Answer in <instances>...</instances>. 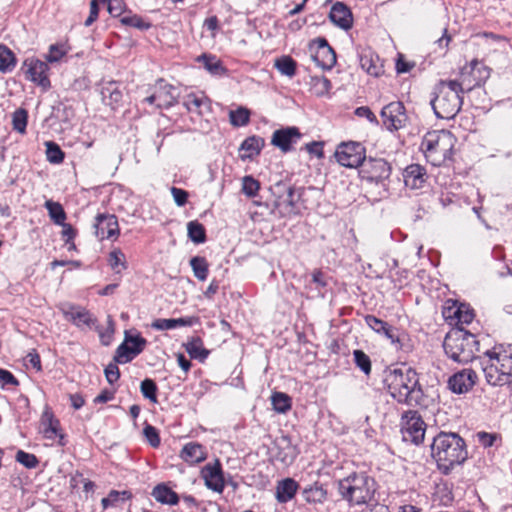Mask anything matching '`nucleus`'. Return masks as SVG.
<instances>
[{
    "label": "nucleus",
    "mask_w": 512,
    "mask_h": 512,
    "mask_svg": "<svg viewBox=\"0 0 512 512\" xmlns=\"http://www.w3.org/2000/svg\"><path fill=\"white\" fill-rule=\"evenodd\" d=\"M383 123L390 131H396L403 128L407 122L405 107L402 102L395 101L387 104L381 110Z\"/></svg>",
    "instance_id": "2eb2a0df"
},
{
    "label": "nucleus",
    "mask_w": 512,
    "mask_h": 512,
    "mask_svg": "<svg viewBox=\"0 0 512 512\" xmlns=\"http://www.w3.org/2000/svg\"><path fill=\"white\" fill-rule=\"evenodd\" d=\"M140 391L142 395L153 403H157V385L154 380L150 378L144 379L140 384Z\"/></svg>",
    "instance_id": "a18cd8bd"
},
{
    "label": "nucleus",
    "mask_w": 512,
    "mask_h": 512,
    "mask_svg": "<svg viewBox=\"0 0 512 512\" xmlns=\"http://www.w3.org/2000/svg\"><path fill=\"white\" fill-rule=\"evenodd\" d=\"M193 324L192 318H170V319H156L152 322L151 327L156 330H170L180 326H191Z\"/></svg>",
    "instance_id": "7c9ffc66"
},
{
    "label": "nucleus",
    "mask_w": 512,
    "mask_h": 512,
    "mask_svg": "<svg viewBox=\"0 0 512 512\" xmlns=\"http://www.w3.org/2000/svg\"><path fill=\"white\" fill-rule=\"evenodd\" d=\"M477 335L463 327L452 328L445 336L443 348L446 355L454 362L466 364L476 358L478 351Z\"/></svg>",
    "instance_id": "20e7f679"
},
{
    "label": "nucleus",
    "mask_w": 512,
    "mask_h": 512,
    "mask_svg": "<svg viewBox=\"0 0 512 512\" xmlns=\"http://www.w3.org/2000/svg\"><path fill=\"white\" fill-rule=\"evenodd\" d=\"M312 59L324 70L332 69L336 64V53L328 44L325 38L319 37L312 41L310 45Z\"/></svg>",
    "instance_id": "4468645a"
},
{
    "label": "nucleus",
    "mask_w": 512,
    "mask_h": 512,
    "mask_svg": "<svg viewBox=\"0 0 512 512\" xmlns=\"http://www.w3.org/2000/svg\"><path fill=\"white\" fill-rule=\"evenodd\" d=\"M299 488V484L293 478H285L276 485V499L279 503H287L292 500Z\"/></svg>",
    "instance_id": "5701e85b"
},
{
    "label": "nucleus",
    "mask_w": 512,
    "mask_h": 512,
    "mask_svg": "<svg viewBox=\"0 0 512 512\" xmlns=\"http://www.w3.org/2000/svg\"><path fill=\"white\" fill-rule=\"evenodd\" d=\"M60 226L63 227L62 238L64 239V241L66 243H71V246L69 247V249H74L75 245L73 243V239L76 236V230L72 227V225L65 223V222H64V224H61Z\"/></svg>",
    "instance_id": "052dcab7"
},
{
    "label": "nucleus",
    "mask_w": 512,
    "mask_h": 512,
    "mask_svg": "<svg viewBox=\"0 0 512 512\" xmlns=\"http://www.w3.org/2000/svg\"><path fill=\"white\" fill-rule=\"evenodd\" d=\"M482 370L485 374L486 381L490 385L496 386L504 382L502 376L499 375V373L495 372L494 362H491V364L488 367L483 368Z\"/></svg>",
    "instance_id": "3c124183"
},
{
    "label": "nucleus",
    "mask_w": 512,
    "mask_h": 512,
    "mask_svg": "<svg viewBox=\"0 0 512 512\" xmlns=\"http://www.w3.org/2000/svg\"><path fill=\"white\" fill-rule=\"evenodd\" d=\"M364 320L367 326L378 334L381 333V330L384 329L385 324L387 323L374 315H366Z\"/></svg>",
    "instance_id": "13d9d810"
},
{
    "label": "nucleus",
    "mask_w": 512,
    "mask_h": 512,
    "mask_svg": "<svg viewBox=\"0 0 512 512\" xmlns=\"http://www.w3.org/2000/svg\"><path fill=\"white\" fill-rule=\"evenodd\" d=\"M230 123L235 127L245 126L250 121V111L245 107H238L229 112Z\"/></svg>",
    "instance_id": "58836bf2"
},
{
    "label": "nucleus",
    "mask_w": 512,
    "mask_h": 512,
    "mask_svg": "<svg viewBox=\"0 0 512 512\" xmlns=\"http://www.w3.org/2000/svg\"><path fill=\"white\" fill-rule=\"evenodd\" d=\"M391 165L383 158H366L361 163L358 174L362 180L368 183H382L391 175Z\"/></svg>",
    "instance_id": "6e6552de"
},
{
    "label": "nucleus",
    "mask_w": 512,
    "mask_h": 512,
    "mask_svg": "<svg viewBox=\"0 0 512 512\" xmlns=\"http://www.w3.org/2000/svg\"><path fill=\"white\" fill-rule=\"evenodd\" d=\"M495 372L502 376V379L508 381L512 377V357L507 360H501V362L494 361Z\"/></svg>",
    "instance_id": "8fccbe9b"
},
{
    "label": "nucleus",
    "mask_w": 512,
    "mask_h": 512,
    "mask_svg": "<svg viewBox=\"0 0 512 512\" xmlns=\"http://www.w3.org/2000/svg\"><path fill=\"white\" fill-rule=\"evenodd\" d=\"M397 332L398 330L396 328L386 323L384 329L381 330L380 334L384 335L387 339H389L392 344H398L399 347L402 348L403 337H400Z\"/></svg>",
    "instance_id": "603ef678"
},
{
    "label": "nucleus",
    "mask_w": 512,
    "mask_h": 512,
    "mask_svg": "<svg viewBox=\"0 0 512 512\" xmlns=\"http://www.w3.org/2000/svg\"><path fill=\"white\" fill-rule=\"evenodd\" d=\"M187 231L189 239L195 244H202L206 241L205 227L197 220L188 222Z\"/></svg>",
    "instance_id": "f704fd0d"
},
{
    "label": "nucleus",
    "mask_w": 512,
    "mask_h": 512,
    "mask_svg": "<svg viewBox=\"0 0 512 512\" xmlns=\"http://www.w3.org/2000/svg\"><path fill=\"white\" fill-rule=\"evenodd\" d=\"M117 364L118 363L114 361L113 363H109L104 369V374L109 384H114L120 378V370Z\"/></svg>",
    "instance_id": "4d7b16f0"
},
{
    "label": "nucleus",
    "mask_w": 512,
    "mask_h": 512,
    "mask_svg": "<svg viewBox=\"0 0 512 512\" xmlns=\"http://www.w3.org/2000/svg\"><path fill=\"white\" fill-rule=\"evenodd\" d=\"M25 69V76L28 80L41 86L43 89L50 88V80L47 76L48 65L46 62L37 58H27L23 63Z\"/></svg>",
    "instance_id": "dca6fc26"
},
{
    "label": "nucleus",
    "mask_w": 512,
    "mask_h": 512,
    "mask_svg": "<svg viewBox=\"0 0 512 512\" xmlns=\"http://www.w3.org/2000/svg\"><path fill=\"white\" fill-rule=\"evenodd\" d=\"M485 356L489 358L490 362H501V360H507L512 357V351L510 345L498 344L495 345L491 350H487Z\"/></svg>",
    "instance_id": "e433bc0d"
},
{
    "label": "nucleus",
    "mask_w": 512,
    "mask_h": 512,
    "mask_svg": "<svg viewBox=\"0 0 512 512\" xmlns=\"http://www.w3.org/2000/svg\"><path fill=\"white\" fill-rule=\"evenodd\" d=\"M65 316L77 327H90L92 324H94V319L92 318L89 311L83 308H71L69 311L65 312Z\"/></svg>",
    "instance_id": "bb28decb"
},
{
    "label": "nucleus",
    "mask_w": 512,
    "mask_h": 512,
    "mask_svg": "<svg viewBox=\"0 0 512 512\" xmlns=\"http://www.w3.org/2000/svg\"><path fill=\"white\" fill-rule=\"evenodd\" d=\"M478 376L473 370H463L454 374L448 381L452 392L462 394L468 392L475 384Z\"/></svg>",
    "instance_id": "aec40b11"
},
{
    "label": "nucleus",
    "mask_w": 512,
    "mask_h": 512,
    "mask_svg": "<svg viewBox=\"0 0 512 512\" xmlns=\"http://www.w3.org/2000/svg\"><path fill=\"white\" fill-rule=\"evenodd\" d=\"M338 492L350 505L368 503L376 491V482L366 473H352L338 481Z\"/></svg>",
    "instance_id": "39448f33"
},
{
    "label": "nucleus",
    "mask_w": 512,
    "mask_h": 512,
    "mask_svg": "<svg viewBox=\"0 0 512 512\" xmlns=\"http://www.w3.org/2000/svg\"><path fill=\"white\" fill-rule=\"evenodd\" d=\"M186 352L193 359L203 362L209 355V351L203 347V341L200 337H192L184 344Z\"/></svg>",
    "instance_id": "c85d7f7f"
},
{
    "label": "nucleus",
    "mask_w": 512,
    "mask_h": 512,
    "mask_svg": "<svg viewBox=\"0 0 512 512\" xmlns=\"http://www.w3.org/2000/svg\"><path fill=\"white\" fill-rule=\"evenodd\" d=\"M143 434L152 447L156 448L160 445L159 433L154 426L147 424L143 429Z\"/></svg>",
    "instance_id": "5fc2aeb1"
},
{
    "label": "nucleus",
    "mask_w": 512,
    "mask_h": 512,
    "mask_svg": "<svg viewBox=\"0 0 512 512\" xmlns=\"http://www.w3.org/2000/svg\"><path fill=\"white\" fill-rule=\"evenodd\" d=\"M190 266L194 276L200 280L205 281L209 274V264L205 257L195 256L190 259Z\"/></svg>",
    "instance_id": "473e14b6"
},
{
    "label": "nucleus",
    "mask_w": 512,
    "mask_h": 512,
    "mask_svg": "<svg viewBox=\"0 0 512 512\" xmlns=\"http://www.w3.org/2000/svg\"><path fill=\"white\" fill-rule=\"evenodd\" d=\"M102 99L108 105L118 104L122 99V93L116 82L106 83L101 90Z\"/></svg>",
    "instance_id": "2f4dec72"
},
{
    "label": "nucleus",
    "mask_w": 512,
    "mask_h": 512,
    "mask_svg": "<svg viewBox=\"0 0 512 512\" xmlns=\"http://www.w3.org/2000/svg\"><path fill=\"white\" fill-rule=\"evenodd\" d=\"M455 142V137L447 130L430 131L423 137L421 149L428 162L433 166H441L451 159Z\"/></svg>",
    "instance_id": "423d86ee"
},
{
    "label": "nucleus",
    "mask_w": 512,
    "mask_h": 512,
    "mask_svg": "<svg viewBox=\"0 0 512 512\" xmlns=\"http://www.w3.org/2000/svg\"><path fill=\"white\" fill-rule=\"evenodd\" d=\"M354 362L356 366L366 375L371 372V360L369 356L362 350H354Z\"/></svg>",
    "instance_id": "49530a36"
},
{
    "label": "nucleus",
    "mask_w": 512,
    "mask_h": 512,
    "mask_svg": "<svg viewBox=\"0 0 512 512\" xmlns=\"http://www.w3.org/2000/svg\"><path fill=\"white\" fill-rule=\"evenodd\" d=\"M265 145V140L260 136L247 137L241 144L239 150L243 151L240 155L241 159H252L254 156L260 154L262 148Z\"/></svg>",
    "instance_id": "b1692460"
},
{
    "label": "nucleus",
    "mask_w": 512,
    "mask_h": 512,
    "mask_svg": "<svg viewBox=\"0 0 512 512\" xmlns=\"http://www.w3.org/2000/svg\"><path fill=\"white\" fill-rule=\"evenodd\" d=\"M442 315L445 321L455 327L469 324L474 318L473 310L467 304L458 303L455 300H447L442 308Z\"/></svg>",
    "instance_id": "ddd939ff"
},
{
    "label": "nucleus",
    "mask_w": 512,
    "mask_h": 512,
    "mask_svg": "<svg viewBox=\"0 0 512 512\" xmlns=\"http://www.w3.org/2000/svg\"><path fill=\"white\" fill-rule=\"evenodd\" d=\"M330 21L343 30H348L352 27L353 17L349 8L341 3L336 2L329 12Z\"/></svg>",
    "instance_id": "412c9836"
},
{
    "label": "nucleus",
    "mask_w": 512,
    "mask_h": 512,
    "mask_svg": "<svg viewBox=\"0 0 512 512\" xmlns=\"http://www.w3.org/2000/svg\"><path fill=\"white\" fill-rule=\"evenodd\" d=\"M15 459L28 469H33L39 464V460L34 454L27 453L23 450L17 451Z\"/></svg>",
    "instance_id": "09e8293b"
},
{
    "label": "nucleus",
    "mask_w": 512,
    "mask_h": 512,
    "mask_svg": "<svg viewBox=\"0 0 512 512\" xmlns=\"http://www.w3.org/2000/svg\"><path fill=\"white\" fill-rule=\"evenodd\" d=\"M46 146V158L52 164H60L63 162L65 154L61 150L60 146L53 142L47 141Z\"/></svg>",
    "instance_id": "a19ab883"
},
{
    "label": "nucleus",
    "mask_w": 512,
    "mask_h": 512,
    "mask_svg": "<svg viewBox=\"0 0 512 512\" xmlns=\"http://www.w3.org/2000/svg\"><path fill=\"white\" fill-rule=\"evenodd\" d=\"M366 149L360 142H342L335 151L337 162L346 168H358L365 160Z\"/></svg>",
    "instance_id": "9d476101"
},
{
    "label": "nucleus",
    "mask_w": 512,
    "mask_h": 512,
    "mask_svg": "<svg viewBox=\"0 0 512 512\" xmlns=\"http://www.w3.org/2000/svg\"><path fill=\"white\" fill-rule=\"evenodd\" d=\"M303 496L308 503H323L327 498V490L316 482L303 489Z\"/></svg>",
    "instance_id": "c756f323"
},
{
    "label": "nucleus",
    "mask_w": 512,
    "mask_h": 512,
    "mask_svg": "<svg viewBox=\"0 0 512 512\" xmlns=\"http://www.w3.org/2000/svg\"><path fill=\"white\" fill-rule=\"evenodd\" d=\"M403 179L406 187L420 189L426 181V169L419 164H411L404 169Z\"/></svg>",
    "instance_id": "4be33fe9"
},
{
    "label": "nucleus",
    "mask_w": 512,
    "mask_h": 512,
    "mask_svg": "<svg viewBox=\"0 0 512 512\" xmlns=\"http://www.w3.org/2000/svg\"><path fill=\"white\" fill-rule=\"evenodd\" d=\"M0 384L18 386L19 381L10 371L0 368Z\"/></svg>",
    "instance_id": "680f3d73"
},
{
    "label": "nucleus",
    "mask_w": 512,
    "mask_h": 512,
    "mask_svg": "<svg viewBox=\"0 0 512 512\" xmlns=\"http://www.w3.org/2000/svg\"><path fill=\"white\" fill-rule=\"evenodd\" d=\"M120 22L124 26L137 28L141 31L148 30L151 27L149 22H146L142 17L136 14L122 16Z\"/></svg>",
    "instance_id": "79ce46f5"
},
{
    "label": "nucleus",
    "mask_w": 512,
    "mask_h": 512,
    "mask_svg": "<svg viewBox=\"0 0 512 512\" xmlns=\"http://www.w3.org/2000/svg\"><path fill=\"white\" fill-rule=\"evenodd\" d=\"M44 207L47 209L50 219L56 225L64 224V221L66 220V213L60 203L47 200Z\"/></svg>",
    "instance_id": "c9c22d12"
},
{
    "label": "nucleus",
    "mask_w": 512,
    "mask_h": 512,
    "mask_svg": "<svg viewBox=\"0 0 512 512\" xmlns=\"http://www.w3.org/2000/svg\"><path fill=\"white\" fill-rule=\"evenodd\" d=\"M171 194L173 196L175 203L178 206H184L187 203V199H188L187 191L177 188V187H172Z\"/></svg>",
    "instance_id": "e2e57ef3"
},
{
    "label": "nucleus",
    "mask_w": 512,
    "mask_h": 512,
    "mask_svg": "<svg viewBox=\"0 0 512 512\" xmlns=\"http://www.w3.org/2000/svg\"><path fill=\"white\" fill-rule=\"evenodd\" d=\"M354 113L358 117H365L370 123H378L375 114L367 106L356 108Z\"/></svg>",
    "instance_id": "338daca9"
},
{
    "label": "nucleus",
    "mask_w": 512,
    "mask_h": 512,
    "mask_svg": "<svg viewBox=\"0 0 512 512\" xmlns=\"http://www.w3.org/2000/svg\"><path fill=\"white\" fill-rule=\"evenodd\" d=\"M390 396L400 404L407 406H427V397L419 383L416 370L408 368L403 371L396 368L389 370L384 379Z\"/></svg>",
    "instance_id": "f03ea898"
},
{
    "label": "nucleus",
    "mask_w": 512,
    "mask_h": 512,
    "mask_svg": "<svg viewBox=\"0 0 512 512\" xmlns=\"http://www.w3.org/2000/svg\"><path fill=\"white\" fill-rule=\"evenodd\" d=\"M183 105L186 107L188 111L195 112L201 115L202 108L209 109V100L203 94L198 95L195 93H190L187 96H185L183 100Z\"/></svg>",
    "instance_id": "cd10ccee"
},
{
    "label": "nucleus",
    "mask_w": 512,
    "mask_h": 512,
    "mask_svg": "<svg viewBox=\"0 0 512 512\" xmlns=\"http://www.w3.org/2000/svg\"><path fill=\"white\" fill-rule=\"evenodd\" d=\"M16 65L13 52L5 45H0V71L5 73L11 71Z\"/></svg>",
    "instance_id": "4c0bfd02"
},
{
    "label": "nucleus",
    "mask_w": 512,
    "mask_h": 512,
    "mask_svg": "<svg viewBox=\"0 0 512 512\" xmlns=\"http://www.w3.org/2000/svg\"><path fill=\"white\" fill-rule=\"evenodd\" d=\"M64 55L65 51H63L58 45H51L49 53L46 55V61L50 63L58 62Z\"/></svg>",
    "instance_id": "69168bd1"
},
{
    "label": "nucleus",
    "mask_w": 512,
    "mask_h": 512,
    "mask_svg": "<svg viewBox=\"0 0 512 512\" xmlns=\"http://www.w3.org/2000/svg\"><path fill=\"white\" fill-rule=\"evenodd\" d=\"M151 495L162 504L176 505L180 500L178 494L164 483L156 485Z\"/></svg>",
    "instance_id": "a878e982"
},
{
    "label": "nucleus",
    "mask_w": 512,
    "mask_h": 512,
    "mask_svg": "<svg viewBox=\"0 0 512 512\" xmlns=\"http://www.w3.org/2000/svg\"><path fill=\"white\" fill-rule=\"evenodd\" d=\"M95 235L98 239H109L119 234L118 220L115 215L99 213L95 217Z\"/></svg>",
    "instance_id": "6ab92c4d"
},
{
    "label": "nucleus",
    "mask_w": 512,
    "mask_h": 512,
    "mask_svg": "<svg viewBox=\"0 0 512 512\" xmlns=\"http://www.w3.org/2000/svg\"><path fill=\"white\" fill-rule=\"evenodd\" d=\"M107 0H91L90 1V11L89 16L84 22L86 27L91 26L98 18L99 15V5L105 4Z\"/></svg>",
    "instance_id": "864d4df0"
},
{
    "label": "nucleus",
    "mask_w": 512,
    "mask_h": 512,
    "mask_svg": "<svg viewBox=\"0 0 512 512\" xmlns=\"http://www.w3.org/2000/svg\"><path fill=\"white\" fill-rule=\"evenodd\" d=\"M273 408L278 413H286L291 409V398L282 392H275L271 397Z\"/></svg>",
    "instance_id": "ea45409f"
},
{
    "label": "nucleus",
    "mask_w": 512,
    "mask_h": 512,
    "mask_svg": "<svg viewBox=\"0 0 512 512\" xmlns=\"http://www.w3.org/2000/svg\"><path fill=\"white\" fill-rule=\"evenodd\" d=\"M28 120V113L25 109L19 108L12 115L13 129L19 133H25Z\"/></svg>",
    "instance_id": "c03bdc74"
},
{
    "label": "nucleus",
    "mask_w": 512,
    "mask_h": 512,
    "mask_svg": "<svg viewBox=\"0 0 512 512\" xmlns=\"http://www.w3.org/2000/svg\"><path fill=\"white\" fill-rule=\"evenodd\" d=\"M109 264L113 269H116L117 266L122 265L123 268H126L125 265V255L121 250L116 249L110 252L109 254Z\"/></svg>",
    "instance_id": "bf43d9fd"
},
{
    "label": "nucleus",
    "mask_w": 512,
    "mask_h": 512,
    "mask_svg": "<svg viewBox=\"0 0 512 512\" xmlns=\"http://www.w3.org/2000/svg\"><path fill=\"white\" fill-rule=\"evenodd\" d=\"M302 134L300 130L295 126H289L275 130L271 138V144L279 148L282 152L287 153L293 149V145L296 144Z\"/></svg>",
    "instance_id": "a211bd4d"
},
{
    "label": "nucleus",
    "mask_w": 512,
    "mask_h": 512,
    "mask_svg": "<svg viewBox=\"0 0 512 512\" xmlns=\"http://www.w3.org/2000/svg\"><path fill=\"white\" fill-rule=\"evenodd\" d=\"M425 431L426 424L417 411L409 410L403 413L401 418V432L404 441L419 445L424 440Z\"/></svg>",
    "instance_id": "1a4fd4ad"
},
{
    "label": "nucleus",
    "mask_w": 512,
    "mask_h": 512,
    "mask_svg": "<svg viewBox=\"0 0 512 512\" xmlns=\"http://www.w3.org/2000/svg\"><path fill=\"white\" fill-rule=\"evenodd\" d=\"M467 455L465 441L457 433L440 432L431 444V456L445 475L455 466L462 464Z\"/></svg>",
    "instance_id": "7ed1b4c3"
},
{
    "label": "nucleus",
    "mask_w": 512,
    "mask_h": 512,
    "mask_svg": "<svg viewBox=\"0 0 512 512\" xmlns=\"http://www.w3.org/2000/svg\"><path fill=\"white\" fill-rule=\"evenodd\" d=\"M305 149L310 153L315 155L317 158H323V143L318 141H313L305 145Z\"/></svg>",
    "instance_id": "774afa93"
},
{
    "label": "nucleus",
    "mask_w": 512,
    "mask_h": 512,
    "mask_svg": "<svg viewBox=\"0 0 512 512\" xmlns=\"http://www.w3.org/2000/svg\"><path fill=\"white\" fill-rule=\"evenodd\" d=\"M177 97L176 87L161 78L156 81L152 94L147 96L144 101L148 104H155L157 108L168 109L177 103Z\"/></svg>",
    "instance_id": "f8f14e48"
},
{
    "label": "nucleus",
    "mask_w": 512,
    "mask_h": 512,
    "mask_svg": "<svg viewBox=\"0 0 512 512\" xmlns=\"http://www.w3.org/2000/svg\"><path fill=\"white\" fill-rule=\"evenodd\" d=\"M478 65V59L471 60L469 65L461 69V81L458 80H440L435 87V96L430 103L437 118L450 120L453 119L461 109V94L465 90L470 91L477 82L471 84L468 79L471 73Z\"/></svg>",
    "instance_id": "f257e3e1"
},
{
    "label": "nucleus",
    "mask_w": 512,
    "mask_h": 512,
    "mask_svg": "<svg viewBox=\"0 0 512 512\" xmlns=\"http://www.w3.org/2000/svg\"><path fill=\"white\" fill-rule=\"evenodd\" d=\"M146 345L147 340L139 333L131 335L125 331L124 341L117 347L113 360L119 364L129 363L143 352Z\"/></svg>",
    "instance_id": "9b49d317"
},
{
    "label": "nucleus",
    "mask_w": 512,
    "mask_h": 512,
    "mask_svg": "<svg viewBox=\"0 0 512 512\" xmlns=\"http://www.w3.org/2000/svg\"><path fill=\"white\" fill-rule=\"evenodd\" d=\"M260 189V183L252 176H244L242 179V192L247 197H255Z\"/></svg>",
    "instance_id": "de8ad7c7"
},
{
    "label": "nucleus",
    "mask_w": 512,
    "mask_h": 512,
    "mask_svg": "<svg viewBox=\"0 0 512 512\" xmlns=\"http://www.w3.org/2000/svg\"><path fill=\"white\" fill-rule=\"evenodd\" d=\"M199 61H202L204 67L212 74H222L226 71L220 60L215 56L203 54L199 57Z\"/></svg>",
    "instance_id": "37998d69"
},
{
    "label": "nucleus",
    "mask_w": 512,
    "mask_h": 512,
    "mask_svg": "<svg viewBox=\"0 0 512 512\" xmlns=\"http://www.w3.org/2000/svg\"><path fill=\"white\" fill-rule=\"evenodd\" d=\"M270 190L275 198L272 213H277L279 217H286L295 212L297 199L293 186L277 182Z\"/></svg>",
    "instance_id": "0eeeda50"
},
{
    "label": "nucleus",
    "mask_w": 512,
    "mask_h": 512,
    "mask_svg": "<svg viewBox=\"0 0 512 512\" xmlns=\"http://www.w3.org/2000/svg\"><path fill=\"white\" fill-rule=\"evenodd\" d=\"M275 68L282 74L292 78L296 74L297 63L290 56H281L275 60Z\"/></svg>",
    "instance_id": "72a5a7b5"
},
{
    "label": "nucleus",
    "mask_w": 512,
    "mask_h": 512,
    "mask_svg": "<svg viewBox=\"0 0 512 512\" xmlns=\"http://www.w3.org/2000/svg\"><path fill=\"white\" fill-rule=\"evenodd\" d=\"M450 41H451V36L448 34L447 29L445 28L443 30L442 36L434 42V44L437 46L440 54L444 55L446 53Z\"/></svg>",
    "instance_id": "0e129e2a"
},
{
    "label": "nucleus",
    "mask_w": 512,
    "mask_h": 512,
    "mask_svg": "<svg viewBox=\"0 0 512 512\" xmlns=\"http://www.w3.org/2000/svg\"><path fill=\"white\" fill-rule=\"evenodd\" d=\"M107 10L112 17H121L125 10L124 0H107Z\"/></svg>",
    "instance_id": "6e6d98bb"
},
{
    "label": "nucleus",
    "mask_w": 512,
    "mask_h": 512,
    "mask_svg": "<svg viewBox=\"0 0 512 512\" xmlns=\"http://www.w3.org/2000/svg\"><path fill=\"white\" fill-rule=\"evenodd\" d=\"M201 476L208 489L217 493L223 492L225 481L222 466L218 459H216L214 463L206 464L201 470Z\"/></svg>",
    "instance_id": "f3484780"
},
{
    "label": "nucleus",
    "mask_w": 512,
    "mask_h": 512,
    "mask_svg": "<svg viewBox=\"0 0 512 512\" xmlns=\"http://www.w3.org/2000/svg\"><path fill=\"white\" fill-rule=\"evenodd\" d=\"M180 456L189 464H197L206 459V452L201 444L190 442L184 445Z\"/></svg>",
    "instance_id": "393cba45"
}]
</instances>
